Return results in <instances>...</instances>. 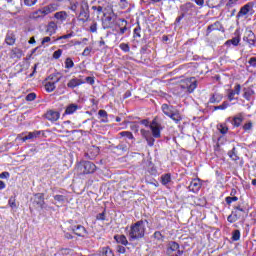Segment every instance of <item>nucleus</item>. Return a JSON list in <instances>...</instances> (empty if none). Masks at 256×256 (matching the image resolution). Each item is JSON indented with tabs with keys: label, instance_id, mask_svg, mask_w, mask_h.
Wrapping results in <instances>:
<instances>
[{
	"label": "nucleus",
	"instance_id": "nucleus-27",
	"mask_svg": "<svg viewBox=\"0 0 256 256\" xmlns=\"http://www.w3.org/2000/svg\"><path fill=\"white\" fill-rule=\"evenodd\" d=\"M219 29H221V23L215 22L214 24L208 26L206 30V35H209L212 31H219Z\"/></svg>",
	"mask_w": 256,
	"mask_h": 256
},
{
	"label": "nucleus",
	"instance_id": "nucleus-12",
	"mask_svg": "<svg viewBox=\"0 0 256 256\" xmlns=\"http://www.w3.org/2000/svg\"><path fill=\"white\" fill-rule=\"evenodd\" d=\"M150 129L155 139H159V137H161V124L157 123V121L155 120L152 121V124L150 125Z\"/></svg>",
	"mask_w": 256,
	"mask_h": 256
},
{
	"label": "nucleus",
	"instance_id": "nucleus-4",
	"mask_svg": "<svg viewBox=\"0 0 256 256\" xmlns=\"http://www.w3.org/2000/svg\"><path fill=\"white\" fill-rule=\"evenodd\" d=\"M77 171L82 175H90L94 171H97V166L91 161H82L77 166Z\"/></svg>",
	"mask_w": 256,
	"mask_h": 256
},
{
	"label": "nucleus",
	"instance_id": "nucleus-28",
	"mask_svg": "<svg viewBox=\"0 0 256 256\" xmlns=\"http://www.w3.org/2000/svg\"><path fill=\"white\" fill-rule=\"evenodd\" d=\"M114 239L120 245H129V241L125 235H115Z\"/></svg>",
	"mask_w": 256,
	"mask_h": 256
},
{
	"label": "nucleus",
	"instance_id": "nucleus-38",
	"mask_svg": "<svg viewBox=\"0 0 256 256\" xmlns=\"http://www.w3.org/2000/svg\"><path fill=\"white\" fill-rule=\"evenodd\" d=\"M65 67H66V69H73V67H75V63L73 62V59L66 58Z\"/></svg>",
	"mask_w": 256,
	"mask_h": 256
},
{
	"label": "nucleus",
	"instance_id": "nucleus-5",
	"mask_svg": "<svg viewBox=\"0 0 256 256\" xmlns=\"http://www.w3.org/2000/svg\"><path fill=\"white\" fill-rule=\"evenodd\" d=\"M116 21L117 14H115V12H113V9L111 8V11L109 13L104 14V18L102 19L103 29H111V27L115 25Z\"/></svg>",
	"mask_w": 256,
	"mask_h": 256
},
{
	"label": "nucleus",
	"instance_id": "nucleus-56",
	"mask_svg": "<svg viewBox=\"0 0 256 256\" xmlns=\"http://www.w3.org/2000/svg\"><path fill=\"white\" fill-rule=\"evenodd\" d=\"M154 238H156L157 241H163V234H161V232H159V231H156L154 233Z\"/></svg>",
	"mask_w": 256,
	"mask_h": 256
},
{
	"label": "nucleus",
	"instance_id": "nucleus-2",
	"mask_svg": "<svg viewBox=\"0 0 256 256\" xmlns=\"http://www.w3.org/2000/svg\"><path fill=\"white\" fill-rule=\"evenodd\" d=\"M145 225H147V220H140L131 225L129 231L130 241H135L136 239H142V237H145Z\"/></svg>",
	"mask_w": 256,
	"mask_h": 256
},
{
	"label": "nucleus",
	"instance_id": "nucleus-15",
	"mask_svg": "<svg viewBox=\"0 0 256 256\" xmlns=\"http://www.w3.org/2000/svg\"><path fill=\"white\" fill-rule=\"evenodd\" d=\"M235 37L230 39V40H227L225 42V45H233L234 47H237V45H239V43L241 42V36L239 35V30H236L235 32Z\"/></svg>",
	"mask_w": 256,
	"mask_h": 256
},
{
	"label": "nucleus",
	"instance_id": "nucleus-35",
	"mask_svg": "<svg viewBox=\"0 0 256 256\" xmlns=\"http://www.w3.org/2000/svg\"><path fill=\"white\" fill-rule=\"evenodd\" d=\"M161 183L162 185H168L171 183V174H164L161 176Z\"/></svg>",
	"mask_w": 256,
	"mask_h": 256
},
{
	"label": "nucleus",
	"instance_id": "nucleus-43",
	"mask_svg": "<svg viewBox=\"0 0 256 256\" xmlns=\"http://www.w3.org/2000/svg\"><path fill=\"white\" fill-rule=\"evenodd\" d=\"M225 201H226L227 205H230V204L234 203L235 201H239V198H237V196H233V197L228 196V197H226Z\"/></svg>",
	"mask_w": 256,
	"mask_h": 256
},
{
	"label": "nucleus",
	"instance_id": "nucleus-18",
	"mask_svg": "<svg viewBox=\"0 0 256 256\" xmlns=\"http://www.w3.org/2000/svg\"><path fill=\"white\" fill-rule=\"evenodd\" d=\"M187 83V89L190 93H193L195 89H197V80L195 78H190L186 80Z\"/></svg>",
	"mask_w": 256,
	"mask_h": 256
},
{
	"label": "nucleus",
	"instance_id": "nucleus-6",
	"mask_svg": "<svg viewBox=\"0 0 256 256\" xmlns=\"http://www.w3.org/2000/svg\"><path fill=\"white\" fill-rule=\"evenodd\" d=\"M243 41L248 43L249 47H255L256 38L252 30H246L243 36Z\"/></svg>",
	"mask_w": 256,
	"mask_h": 256
},
{
	"label": "nucleus",
	"instance_id": "nucleus-54",
	"mask_svg": "<svg viewBox=\"0 0 256 256\" xmlns=\"http://www.w3.org/2000/svg\"><path fill=\"white\" fill-rule=\"evenodd\" d=\"M227 221L229 223H235L237 221V217H235V215L233 213H231L228 218H227Z\"/></svg>",
	"mask_w": 256,
	"mask_h": 256
},
{
	"label": "nucleus",
	"instance_id": "nucleus-36",
	"mask_svg": "<svg viewBox=\"0 0 256 256\" xmlns=\"http://www.w3.org/2000/svg\"><path fill=\"white\" fill-rule=\"evenodd\" d=\"M45 89L48 93H52V91H55V82H47L45 84Z\"/></svg>",
	"mask_w": 256,
	"mask_h": 256
},
{
	"label": "nucleus",
	"instance_id": "nucleus-50",
	"mask_svg": "<svg viewBox=\"0 0 256 256\" xmlns=\"http://www.w3.org/2000/svg\"><path fill=\"white\" fill-rule=\"evenodd\" d=\"M35 3H37V0H24V5H26L27 7H33Z\"/></svg>",
	"mask_w": 256,
	"mask_h": 256
},
{
	"label": "nucleus",
	"instance_id": "nucleus-17",
	"mask_svg": "<svg viewBox=\"0 0 256 256\" xmlns=\"http://www.w3.org/2000/svg\"><path fill=\"white\" fill-rule=\"evenodd\" d=\"M83 83H85V81L78 78H72L68 82L67 87H69L70 89H75V87H79V85H83Z\"/></svg>",
	"mask_w": 256,
	"mask_h": 256
},
{
	"label": "nucleus",
	"instance_id": "nucleus-46",
	"mask_svg": "<svg viewBox=\"0 0 256 256\" xmlns=\"http://www.w3.org/2000/svg\"><path fill=\"white\" fill-rule=\"evenodd\" d=\"M140 133H141L142 137H144V139H148V137H151V132H149L145 129H141Z\"/></svg>",
	"mask_w": 256,
	"mask_h": 256
},
{
	"label": "nucleus",
	"instance_id": "nucleus-32",
	"mask_svg": "<svg viewBox=\"0 0 256 256\" xmlns=\"http://www.w3.org/2000/svg\"><path fill=\"white\" fill-rule=\"evenodd\" d=\"M228 155L232 161H239V155H237V149L235 147L228 152Z\"/></svg>",
	"mask_w": 256,
	"mask_h": 256
},
{
	"label": "nucleus",
	"instance_id": "nucleus-13",
	"mask_svg": "<svg viewBox=\"0 0 256 256\" xmlns=\"http://www.w3.org/2000/svg\"><path fill=\"white\" fill-rule=\"evenodd\" d=\"M71 231L78 237H85L87 235V230L82 225L73 226Z\"/></svg>",
	"mask_w": 256,
	"mask_h": 256
},
{
	"label": "nucleus",
	"instance_id": "nucleus-63",
	"mask_svg": "<svg viewBox=\"0 0 256 256\" xmlns=\"http://www.w3.org/2000/svg\"><path fill=\"white\" fill-rule=\"evenodd\" d=\"M92 9L94 11H97L98 13H103V7L102 6H93Z\"/></svg>",
	"mask_w": 256,
	"mask_h": 256
},
{
	"label": "nucleus",
	"instance_id": "nucleus-9",
	"mask_svg": "<svg viewBox=\"0 0 256 256\" xmlns=\"http://www.w3.org/2000/svg\"><path fill=\"white\" fill-rule=\"evenodd\" d=\"M203 183L201 182V179L195 178L191 181L190 185L188 186L189 191H192V193H199V190L201 189Z\"/></svg>",
	"mask_w": 256,
	"mask_h": 256
},
{
	"label": "nucleus",
	"instance_id": "nucleus-59",
	"mask_svg": "<svg viewBox=\"0 0 256 256\" xmlns=\"http://www.w3.org/2000/svg\"><path fill=\"white\" fill-rule=\"evenodd\" d=\"M90 31H91V33H97V22H94V23L90 26Z\"/></svg>",
	"mask_w": 256,
	"mask_h": 256
},
{
	"label": "nucleus",
	"instance_id": "nucleus-55",
	"mask_svg": "<svg viewBox=\"0 0 256 256\" xmlns=\"http://www.w3.org/2000/svg\"><path fill=\"white\" fill-rule=\"evenodd\" d=\"M146 141L149 145V147H153V145H155V138L149 136L148 138H146Z\"/></svg>",
	"mask_w": 256,
	"mask_h": 256
},
{
	"label": "nucleus",
	"instance_id": "nucleus-8",
	"mask_svg": "<svg viewBox=\"0 0 256 256\" xmlns=\"http://www.w3.org/2000/svg\"><path fill=\"white\" fill-rule=\"evenodd\" d=\"M241 94V85L237 84L234 86V89L228 90V100L229 101H237V97L235 95H240Z\"/></svg>",
	"mask_w": 256,
	"mask_h": 256
},
{
	"label": "nucleus",
	"instance_id": "nucleus-24",
	"mask_svg": "<svg viewBox=\"0 0 256 256\" xmlns=\"http://www.w3.org/2000/svg\"><path fill=\"white\" fill-rule=\"evenodd\" d=\"M231 123L233 127H241V124L243 123V114L234 116Z\"/></svg>",
	"mask_w": 256,
	"mask_h": 256
},
{
	"label": "nucleus",
	"instance_id": "nucleus-23",
	"mask_svg": "<svg viewBox=\"0 0 256 256\" xmlns=\"http://www.w3.org/2000/svg\"><path fill=\"white\" fill-rule=\"evenodd\" d=\"M111 150L114 153H118L119 155H121V153H125V151H127V145L119 144L118 146H111Z\"/></svg>",
	"mask_w": 256,
	"mask_h": 256
},
{
	"label": "nucleus",
	"instance_id": "nucleus-16",
	"mask_svg": "<svg viewBox=\"0 0 256 256\" xmlns=\"http://www.w3.org/2000/svg\"><path fill=\"white\" fill-rule=\"evenodd\" d=\"M232 214L234 217H236V221H239L241 217H245L247 215V212L245 209L241 208V206H237L234 211H232Z\"/></svg>",
	"mask_w": 256,
	"mask_h": 256
},
{
	"label": "nucleus",
	"instance_id": "nucleus-1",
	"mask_svg": "<svg viewBox=\"0 0 256 256\" xmlns=\"http://www.w3.org/2000/svg\"><path fill=\"white\" fill-rule=\"evenodd\" d=\"M79 8L80 12L78 15V19L82 23H87V21H89V3L86 0H82L81 3L76 0L70 1V4L68 6V9H70V11H72L73 13H77Z\"/></svg>",
	"mask_w": 256,
	"mask_h": 256
},
{
	"label": "nucleus",
	"instance_id": "nucleus-33",
	"mask_svg": "<svg viewBox=\"0 0 256 256\" xmlns=\"http://www.w3.org/2000/svg\"><path fill=\"white\" fill-rule=\"evenodd\" d=\"M217 129L222 135H227L229 131V127H227V124H218Z\"/></svg>",
	"mask_w": 256,
	"mask_h": 256
},
{
	"label": "nucleus",
	"instance_id": "nucleus-49",
	"mask_svg": "<svg viewBox=\"0 0 256 256\" xmlns=\"http://www.w3.org/2000/svg\"><path fill=\"white\" fill-rule=\"evenodd\" d=\"M243 129H244V131H251L253 129V123L248 122V123L244 124Z\"/></svg>",
	"mask_w": 256,
	"mask_h": 256
},
{
	"label": "nucleus",
	"instance_id": "nucleus-22",
	"mask_svg": "<svg viewBox=\"0 0 256 256\" xmlns=\"http://www.w3.org/2000/svg\"><path fill=\"white\" fill-rule=\"evenodd\" d=\"M34 203H36V205H38V207H40V209H43V207L45 205V198H44L43 194H36Z\"/></svg>",
	"mask_w": 256,
	"mask_h": 256
},
{
	"label": "nucleus",
	"instance_id": "nucleus-10",
	"mask_svg": "<svg viewBox=\"0 0 256 256\" xmlns=\"http://www.w3.org/2000/svg\"><path fill=\"white\" fill-rule=\"evenodd\" d=\"M60 117H61V113L55 110H48L45 113V118L48 121H51V123H55V121H59Z\"/></svg>",
	"mask_w": 256,
	"mask_h": 256
},
{
	"label": "nucleus",
	"instance_id": "nucleus-21",
	"mask_svg": "<svg viewBox=\"0 0 256 256\" xmlns=\"http://www.w3.org/2000/svg\"><path fill=\"white\" fill-rule=\"evenodd\" d=\"M223 101V95L219 93H214L210 95L209 103L215 104V103H221Z\"/></svg>",
	"mask_w": 256,
	"mask_h": 256
},
{
	"label": "nucleus",
	"instance_id": "nucleus-26",
	"mask_svg": "<svg viewBox=\"0 0 256 256\" xmlns=\"http://www.w3.org/2000/svg\"><path fill=\"white\" fill-rule=\"evenodd\" d=\"M206 3L210 9H215V7L223 5V0H207Z\"/></svg>",
	"mask_w": 256,
	"mask_h": 256
},
{
	"label": "nucleus",
	"instance_id": "nucleus-25",
	"mask_svg": "<svg viewBox=\"0 0 256 256\" xmlns=\"http://www.w3.org/2000/svg\"><path fill=\"white\" fill-rule=\"evenodd\" d=\"M55 19H57L58 21H67V18L69 17V14H67V12L65 11H60V12H56L54 14Z\"/></svg>",
	"mask_w": 256,
	"mask_h": 256
},
{
	"label": "nucleus",
	"instance_id": "nucleus-52",
	"mask_svg": "<svg viewBox=\"0 0 256 256\" xmlns=\"http://www.w3.org/2000/svg\"><path fill=\"white\" fill-rule=\"evenodd\" d=\"M37 95L35 93H30L26 96V101H35Z\"/></svg>",
	"mask_w": 256,
	"mask_h": 256
},
{
	"label": "nucleus",
	"instance_id": "nucleus-14",
	"mask_svg": "<svg viewBox=\"0 0 256 256\" xmlns=\"http://www.w3.org/2000/svg\"><path fill=\"white\" fill-rule=\"evenodd\" d=\"M53 11H57V5L55 4H50L41 10L38 11L39 15H49V13H53Z\"/></svg>",
	"mask_w": 256,
	"mask_h": 256
},
{
	"label": "nucleus",
	"instance_id": "nucleus-11",
	"mask_svg": "<svg viewBox=\"0 0 256 256\" xmlns=\"http://www.w3.org/2000/svg\"><path fill=\"white\" fill-rule=\"evenodd\" d=\"M252 10H253V4L247 3L238 12L237 19H241L243 17H247V15H249V12L252 11Z\"/></svg>",
	"mask_w": 256,
	"mask_h": 256
},
{
	"label": "nucleus",
	"instance_id": "nucleus-51",
	"mask_svg": "<svg viewBox=\"0 0 256 256\" xmlns=\"http://www.w3.org/2000/svg\"><path fill=\"white\" fill-rule=\"evenodd\" d=\"M134 37H135V38L141 37V26H137V27L134 29Z\"/></svg>",
	"mask_w": 256,
	"mask_h": 256
},
{
	"label": "nucleus",
	"instance_id": "nucleus-37",
	"mask_svg": "<svg viewBox=\"0 0 256 256\" xmlns=\"http://www.w3.org/2000/svg\"><path fill=\"white\" fill-rule=\"evenodd\" d=\"M227 107H229V102L224 101L221 105L215 106L214 111H219V110L224 111V109H227Z\"/></svg>",
	"mask_w": 256,
	"mask_h": 256
},
{
	"label": "nucleus",
	"instance_id": "nucleus-53",
	"mask_svg": "<svg viewBox=\"0 0 256 256\" xmlns=\"http://www.w3.org/2000/svg\"><path fill=\"white\" fill-rule=\"evenodd\" d=\"M55 201H58V203H64L65 202V196L63 195H56L54 196Z\"/></svg>",
	"mask_w": 256,
	"mask_h": 256
},
{
	"label": "nucleus",
	"instance_id": "nucleus-62",
	"mask_svg": "<svg viewBox=\"0 0 256 256\" xmlns=\"http://www.w3.org/2000/svg\"><path fill=\"white\" fill-rule=\"evenodd\" d=\"M248 63L251 65V67H256V57L250 58Z\"/></svg>",
	"mask_w": 256,
	"mask_h": 256
},
{
	"label": "nucleus",
	"instance_id": "nucleus-60",
	"mask_svg": "<svg viewBox=\"0 0 256 256\" xmlns=\"http://www.w3.org/2000/svg\"><path fill=\"white\" fill-rule=\"evenodd\" d=\"M46 43H51V37L46 36L42 39L41 45H45Z\"/></svg>",
	"mask_w": 256,
	"mask_h": 256
},
{
	"label": "nucleus",
	"instance_id": "nucleus-34",
	"mask_svg": "<svg viewBox=\"0 0 256 256\" xmlns=\"http://www.w3.org/2000/svg\"><path fill=\"white\" fill-rule=\"evenodd\" d=\"M5 42L7 45H15V35L7 34L5 38Z\"/></svg>",
	"mask_w": 256,
	"mask_h": 256
},
{
	"label": "nucleus",
	"instance_id": "nucleus-40",
	"mask_svg": "<svg viewBox=\"0 0 256 256\" xmlns=\"http://www.w3.org/2000/svg\"><path fill=\"white\" fill-rule=\"evenodd\" d=\"M251 95H253V90L245 88L243 94L244 99L249 101V99H251Z\"/></svg>",
	"mask_w": 256,
	"mask_h": 256
},
{
	"label": "nucleus",
	"instance_id": "nucleus-42",
	"mask_svg": "<svg viewBox=\"0 0 256 256\" xmlns=\"http://www.w3.org/2000/svg\"><path fill=\"white\" fill-rule=\"evenodd\" d=\"M119 48L121 49V51H124V53H129V51H131L129 44H127V43H121L119 45Z\"/></svg>",
	"mask_w": 256,
	"mask_h": 256
},
{
	"label": "nucleus",
	"instance_id": "nucleus-48",
	"mask_svg": "<svg viewBox=\"0 0 256 256\" xmlns=\"http://www.w3.org/2000/svg\"><path fill=\"white\" fill-rule=\"evenodd\" d=\"M237 1H239V0H229L226 4V7L228 9H231L232 7H235V5H237Z\"/></svg>",
	"mask_w": 256,
	"mask_h": 256
},
{
	"label": "nucleus",
	"instance_id": "nucleus-61",
	"mask_svg": "<svg viewBox=\"0 0 256 256\" xmlns=\"http://www.w3.org/2000/svg\"><path fill=\"white\" fill-rule=\"evenodd\" d=\"M194 3H196V5H198V7H203V5H205V0H191Z\"/></svg>",
	"mask_w": 256,
	"mask_h": 256
},
{
	"label": "nucleus",
	"instance_id": "nucleus-19",
	"mask_svg": "<svg viewBox=\"0 0 256 256\" xmlns=\"http://www.w3.org/2000/svg\"><path fill=\"white\" fill-rule=\"evenodd\" d=\"M46 33H48L50 36L55 35L57 33V23L49 22L46 27Z\"/></svg>",
	"mask_w": 256,
	"mask_h": 256
},
{
	"label": "nucleus",
	"instance_id": "nucleus-7",
	"mask_svg": "<svg viewBox=\"0 0 256 256\" xmlns=\"http://www.w3.org/2000/svg\"><path fill=\"white\" fill-rule=\"evenodd\" d=\"M175 251L177 252L176 255H183V251L180 250L179 243L175 241L169 242L167 247V254L172 255V253H174Z\"/></svg>",
	"mask_w": 256,
	"mask_h": 256
},
{
	"label": "nucleus",
	"instance_id": "nucleus-45",
	"mask_svg": "<svg viewBox=\"0 0 256 256\" xmlns=\"http://www.w3.org/2000/svg\"><path fill=\"white\" fill-rule=\"evenodd\" d=\"M61 55H63V50L58 49L53 53V59H60Z\"/></svg>",
	"mask_w": 256,
	"mask_h": 256
},
{
	"label": "nucleus",
	"instance_id": "nucleus-3",
	"mask_svg": "<svg viewBox=\"0 0 256 256\" xmlns=\"http://www.w3.org/2000/svg\"><path fill=\"white\" fill-rule=\"evenodd\" d=\"M161 110L164 113V115H166L176 123L181 122L183 119L179 111L173 109V106H169L168 104H162Z\"/></svg>",
	"mask_w": 256,
	"mask_h": 256
},
{
	"label": "nucleus",
	"instance_id": "nucleus-20",
	"mask_svg": "<svg viewBox=\"0 0 256 256\" xmlns=\"http://www.w3.org/2000/svg\"><path fill=\"white\" fill-rule=\"evenodd\" d=\"M39 135H41V131L29 132L28 135L22 137L21 140L23 142H25V141L37 139V137H39Z\"/></svg>",
	"mask_w": 256,
	"mask_h": 256
},
{
	"label": "nucleus",
	"instance_id": "nucleus-41",
	"mask_svg": "<svg viewBox=\"0 0 256 256\" xmlns=\"http://www.w3.org/2000/svg\"><path fill=\"white\" fill-rule=\"evenodd\" d=\"M102 254L105 256H115V254H113V250L109 247L102 248Z\"/></svg>",
	"mask_w": 256,
	"mask_h": 256
},
{
	"label": "nucleus",
	"instance_id": "nucleus-57",
	"mask_svg": "<svg viewBox=\"0 0 256 256\" xmlns=\"http://www.w3.org/2000/svg\"><path fill=\"white\" fill-rule=\"evenodd\" d=\"M8 205L12 208L15 209L17 207V204L15 203V198H10L8 201Z\"/></svg>",
	"mask_w": 256,
	"mask_h": 256
},
{
	"label": "nucleus",
	"instance_id": "nucleus-31",
	"mask_svg": "<svg viewBox=\"0 0 256 256\" xmlns=\"http://www.w3.org/2000/svg\"><path fill=\"white\" fill-rule=\"evenodd\" d=\"M75 111H77V105L70 104L69 106H67V108L65 110V115H73V113H75Z\"/></svg>",
	"mask_w": 256,
	"mask_h": 256
},
{
	"label": "nucleus",
	"instance_id": "nucleus-58",
	"mask_svg": "<svg viewBox=\"0 0 256 256\" xmlns=\"http://www.w3.org/2000/svg\"><path fill=\"white\" fill-rule=\"evenodd\" d=\"M82 55H83L84 57H89V55H91V48L86 47V48L84 49Z\"/></svg>",
	"mask_w": 256,
	"mask_h": 256
},
{
	"label": "nucleus",
	"instance_id": "nucleus-64",
	"mask_svg": "<svg viewBox=\"0 0 256 256\" xmlns=\"http://www.w3.org/2000/svg\"><path fill=\"white\" fill-rule=\"evenodd\" d=\"M98 115H100V117L105 118V117H107V111H105V110H99Z\"/></svg>",
	"mask_w": 256,
	"mask_h": 256
},
{
	"label": "nucleus",
	"instance_id": "nucleus-39",
	"mask_svg": "<svg viewBox=\"0 0 256 256\" xmlns=\"http://www.w3.org/2000/svg\"><path fill=\"white\" fill-rule=\"evenodd\" d=\"M241 239V231L234 230L232 232V241H239Z\"/></svg>",
	"mask_w": 256,
	"mask_h": 256
},
{
	"label": "nucleus",
	"instance_id": "nucleus-44",
	"mask_svg": "<svg viewBox=\"0 0 256 256\" xmlns=\"http://www.w3.org/2000/svg\"><path fill=\"white\" fill-rule=\"evenodd\" d=\"M121 137H127V139H133V133L129 131L120 132Z\"/></svg>",
	"mask_w": 256,
	"mask_h": 256
},
{
	"label": "nucleus",
	"instance_id": "nucleus-29",
	"mask_svg": "<svg viewBox=\"0 0 256 256\" xmlns=\"http://www.w3.org/2000/svg\"><path fill=\"white\" fill-rule=\"evenodd\" d=\"M11 57L12 59H21V57H23V50L19 48L12 49Z\"/></svg>",
	"mask_w": 256,
	"mask_h": 256
},
{
	"label": "nucleus",
	"instance_id": "nucleus-30",
	"mask_svg": "<svg viewBox=\"0 0 256 256\" xmlns=\"http://www.w3.org/2000/svg\"><path fill=\"white\" fill-rule=\"evenodd\" d=\"M88 155H90V159H95L99 155V147L92 146L88 151Z\"/></svg>",
	"mask_w": 256,
	"mask_h": 256
},
{
	"label": "nucleus",
	"instance_id": "nucleus-47",
	"mask_svg": "<svg viewBox=\"0 0 256 256\" xmlns=\"http://www.w3.org/2000/svg\"><path fill=\"white\" fill-rule=\"evenodd\" d=\"M71 37H73V32H71V33H68V34H66V35H63V36H60V37H58L56 40H54V41H61V39H71Z\"/></svg>",
	"mask_w": 256,
	"mask_h": 256
}]
</instances>
